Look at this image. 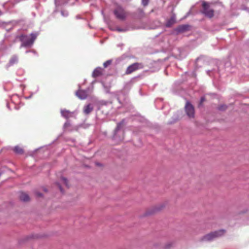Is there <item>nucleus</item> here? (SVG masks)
I'll use <instances>...</instances> for the list:
<instances>
[{"label":"nucleus","instance_id":"obj_1","mask_svg":"<svg viewBox=\"0 0 249 249\" xmlns=\"http://www.w3.org/2000/svg\"><path fill=\"white\" fill-rule=\"evenodd\" d=\"M38 34L37 33H32L30 36L25 35H21L19 36V39L22 42V46L27 47L32 46Z\"/></svg>","mask_w":249,"mask_h":249},{"label":"nucleus","instance_id":"obj_2","mask_svg":"<svg viewBox=\"0 0 249 249\" xmlns=\"http://www.w3.org/2000/svg\"><path fill=\"white\" fill-rule=\"evenodd\" d=\"M225 231L224 230H220L208 233L203 236L201 239V241H211L214 239L219 237L224 234Z\"/></svg>","mask_w":249,"mask_h":249},{"label":"nucleus","instance_id":"obj_3","mask_svg":"<svg viewBox=\"0 0 249 249\" xmlns=\"http://www.w3.org/2000/svg\"><path fill=\"white\" fill-rule=\"evenodd\" d=\"M116 18L120 20H124L127 16V12L121 6H117L114 10Z\"/></svg>","mask_w":249,"mask_h":249},{"label":"nucleus","instance_id":"obj_4","mask_svg":"<svg viewBox=\"0 0 249 249\" xmlns=\"http://www.w3.org/2000/svg\"><path fill=\"white\" fill-rule=\"evenodd\" d=\"M144 67L142 63H135L129 66L125 71L126 74H129L133 72L142 69Z\"/></svg>","mask_w":249,"mask_h":249},{"label":"nucleus","instance_id":"obj_5","mask_svg":"<svg viewBox=\"0 0 249 249\" xmlns=\"http://www.w3.org/2000/svg\"><path fill=\"white\" fill-rule=\"evenodd\" d=\"M203 11L202 13L209 18H212L214 15V11L210 8L209 5L206 2H203L202 4Z\"/></svg>","mask_w":249,"mask_h":249},{"label":"nucleus","instance_id":"obj_6","mask_svg":"<svg viewBox=\"0 0 249 249\" xmlns=\"http://www.w3.org/2000/svg\"><path fill=\"white\" fill-rule=\"evenodd\" d=\"M185 112L187 116L190 118L195 117V109L193 106L189 102H187L185 107Z\"/></svg>","mask_w":249,"mask_h":249},{"label":"nucleus","instance_id":"obj_7","mask_svg":"<svg viewBox=\"0 0 249 249\" xmlns=\"http://www.w3.org/2000/svg\"><path fill=\"white\" fill-rule=\"evenodd\" d=\"M103 71H104V70L102 68H101L100 67L96 68L93 71L92 74V76L94 78H96L99 76H100L103 75Z\"/></svg>","mask_w":249,"mask_h":249},{"label":"nucleus","instance_id":"obj_8","mask_svg":"<svg viewBox=\"0 0 249 249\" xmlns=\"http://www.w3.org/2000/svg\"><path fill=\"white\" fill-rule=\"evenodd\" d=\"M76 95L81 99H85L88 96L87 92L84 90H78L76 93Z\"/></svg>","mask_w":249,"mask_h":249},{"label":"nucleus","instance_id":"obj_9","mask_svg":"<svg viewBox=\"0 0 249 249\" xmlns=\"http://www.w3.org/2000/svg\"><path fill=\"white\" fill-rule=\"evenodd\" d=\"M19 198L21 201L28 202L30 200V197L28 194L24 192H21L19 195Z\"/></svg>","mask_w":249,"mask_h":249},{"label":"nucleus","instance_id":"obj_10","mask_svg":"<svg viewBox=\"0 0 249 249\" xmlns=\"http://www.w3.org/2000/svg\"><path fill=\"white\" fill-rule=\"evenodd\" d=\"M176 22L175 17L174 16H172L170 19L168 20L166 23L165 26L167 27H171Z\"/></svg>","mask_w":249,"mask_h":249},{"label":"nucleus","instance_id":"obj_11","mask_svg":"<svg viewBox=\"0 0 249 249\" xmlns=\"http://www.w3.org/2000/svg\"><path fill=\"white\" fill-rule=\"evenodd\" d=\"M93 109V107L90 104H89L84 107V112L86 114H89Z\"/></svg>","mask_w":249,"mask_h":249},{"label":"nucleus","instance_id":"obj_12","mask_svg":"<svg viewBox=\"0 0 249 249\" xmlns=\"http://www.w3.org/2000/svg\"><path fill=\"white\" fill-rule=\"evenodd\" d=\"M165 205L164 203L158 204L153 207V212L155 213L159 211L162 210L164 207H165Z\"/></svg>","mask_w":249,"mask_h":249},{"label":"nucleus","instance_id":"obj_13","mask_svg":"<svg viewBox=\"0 0 249 249\" xmlns=\"http://www.w3.org/2000/svg\"><path fill=\"white\" fill-rule=\"evenodd\" d=\"M14 151L18 154H22L24 153L23 149L20 146H17L14 148Z\"/></svg>","mask_w":249,"mask_h":249},{"label":"nucleus","instance_id":"obj_14","mask_svg":"<svg viewBox=\"0 0 249 249\" xmlns=\"http://www.w3.org/2000/svg\"><path fill=\"white\" fill-rule=\"evenodd\" d=\"M61 115L66 118H68L70 116V112L67 110H62L61 111Z\"/></svg>","mask_w":249,"mask_h":249},{"label":"nucleus","instance_id":"obj_15","mask_svg":"<svg viewBox=\"0 0 249 249\" xmlns=\"http://www.w3.org/2000/svg\"><path fill=\"white\" fill-rule=\"evenodd\" d=\"M187 28L186 25H181L178 27L177 30L179 32H183L187 29Z\"/></svg>","mask_w":249,"mask_h":249},{"label":"nucleus","instance_id":"obj_16","mask_svg":"<svg viewBox=\"0 0 249 249\" xmlns=\"http://www.w3.org/2000/svg\"><path fill=\"white\" fill-rule=\"evenodd\" d=\"M18 62V58L16 56H14L11 59H10V63L11 64L13 65L14 64V63H16Z\"/></svg>","mask_w":249,"mask_h":249},{"label":"nucleus","instance_id":"obj_17","mask_svg":"<svg viewBox=\"0 0 249 249\" xmlns=\"http://www.w3.org/2000/svg\"><path fill=\"white\" fill-rule=\"evenodd\" d=\"M111 63H112V60H107V61L104 62L103 64L104 68L107 67L108 66H109L111 64Z\"/></svg>","mask_w":249,"mask_h":249},{"label":"nucleus","instance_id":"obj_18","mask_svg":"<svg viewBox=\"0 0 249 249\" xmlns=\"http://www.w3.org/2000/svg\"><path fill=\"white\" fill-rule=\"evenodd\" d=\"M61 181L65 184V185L67 186V187H69V185H68V180L67 179V178H64V177H62L61 178Z\"/></svg>","mask_w":249,"mask_h":249},{"label":"nucleus","instance_id":"obj_19","mask_svg":"<svg viewBox=\"0 0 249 249\" xmlns=\"http://www.w3.org/2000/svg\"><path fill=\"white\" fill-rule=\"evenodd\" d=\"M227 108V106L225 105H220L218 107V109L219 110H225Z\"/></svg>","mask_w":249,"mask_h":249},{"label":"nucleus","instance_id":"obj_20","mask_svg":"<svg viewBox=\"0 0 249 249\" xmlns=\"http://www.w3.org/2000/svg\"><path fill=\"white\" fill-rule=\"evenodd\" d=\"M149 0H142V3L143 5L146 6L148 3Z\"/></svg>","mask_w":249,"mask_h":249},{"label":"nucleus","instance_id":"obj_21","mask_svg":"<svg viewBox=\"0 0 249 249\" xmlns=\"http://www.w3.org/2000/svg\"><path fill=\"white\" fill-rule=\"evenodd\" d=\"M205 99L204 97H202L201 98V100H200V103H199V107L201 106L202 104L203 103V102L205 101Z\"/></svg>","mask_w":249,"mask_h":249},{"label":"nucleus","instance_id":"obj_22","mask_svg":"<svg viewBox=\"0 0 249 249\" xmlns=\"http://www.w3.org/2000/svg\"><path fill=\"white\" fill-rule=\"evenodd\" d=\"M36 194L37 197H41L42 196V194L41 193L36 192Z\"/></svg>","mask_w":249,"mask_h":249},{"label":"nucleus","instance_id":"obj_23","mask_svg":"<svg viewBox=\"0 0 249 249\" xmlns=\"http://www.w3.org/2000/svg\"><path fill=\"white\" fill-rule=\"evenodd\" d=\"M59 186V189H60V191H61L62 193H63V189H62V188L61 186L60 185H59V186Z\"/></svg>","mask_w":249,"mask_h":249},{"label":"nucleus","instance_id":"obj_24","mask_svg":"<svg viewBox=\"0 0 249 249\" xmlns=\"http://www.w3.org/2000/svg\"><path fill=\"white\" fill-rule=\"evenodd\" d=\"M117 31H118L119 32H121V31H122L123 30H122L121 29H117Z\"/></svg>","mask_w":249,"mask_h":249},{"label":"nucleus","instance_id":"obj_25","mask_svg":"<svg viewBox=\"0 0 249 249\" xmlns=\"http://www.w3.org/2000/svg\"><path fill=\"white\" fill-rule=\"evenodd\" d=\"M118 130H119V126L118 125L117 126V128L116 129V132H118Z\"/></svg>","mask_w":249,"mask_h":249},{"label":"nucleus","instance_id":"obj_26","mask_svg":"<svg viewBox=\"0 0 249 249\" xmlns=\"http://www.w3.org/2000/svg\"><path fill=\"white\" fill-rule=\"evenodd\" d=\"M2 14V12L0 10V15H1Z\"/></svg>","mask_w":249,"mask_h":249}]
</instances>
